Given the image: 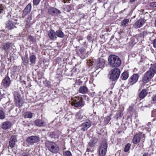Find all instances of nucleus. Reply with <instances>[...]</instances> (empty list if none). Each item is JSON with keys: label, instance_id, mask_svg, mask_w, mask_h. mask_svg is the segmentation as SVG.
Wrapping results in <instances>:
<instances>
[{"label": "nucleus", "instance_id": "1", "mask_svg": "<svg viewBox=\"0 0 156 156\" xmlns=\"http://www.w3.org/2000/svg\"><path fill=\"white\" fill-rule=\"evenodd\" d=\"M108 61L109 65L114 67H119L121 63L120 58L114 55H110L108 57Z\"/></svg>", "mask_w": 156, "mask_h": 156}, {"label": "nucleus", "instance_id": "2", "mask_svg": "<svg viewBox=\"0 0 156 156\" xmlns=\"http://www.w3.org/2000/svg\"><path fill=\"white\" fill-rule=\"evenodd\" d=\"M120 73V69L118 68L112 69L109 73V78L111 80L115 81L119 77Z\"/></svg>", "mask_w": 156, "mask_h": 156}, {"label": "nucleus", "instance_id": "3", "mask_svg": "<svg viewBox=\"0 0 156 156\" xmlns=\"http://www.w3.org/2000/svg\"><path fill=\"white\" fill-rule=\"evenodd\" d=\"M46 147L52 153H57L59 151V148L58 145L55 142H47L46 143Z\"/></svg>", "mask_w": 156, "mask_h": 156}, {"label": "nucleus", "instance_id": "4", "mask_svg": "<svg viewBox=\"0 0 156 156\" xmlns=\"http://www.w3.org/2000/svg\"><path fill=\"white\" fill-rule=\"evenodd\" d=\"M14 97L16 105L19 107H21L23 105V102L20 95L17 92H16L14 93Z\"/></svg>", "mask_w": 156, "mask_h": 156}, {"label": "nucleus", "instance_id": "5", "mask_svg": "<svg viewBox=\"0 0 156 156\" xmlns=\"http://www.w3.org/2000/svg\"><path fill=\"white\" fill-rule=\"evenodd\" d=\"M153 73H151L148 71L144 75L142 81L144 83H147L153 77Z\"/></svg>", "mask_w": 156, "mask_h": 156}, {"label": "nucleus", "instance_id": "6", "mask_svg": "<svg viewBox=\"0 0 156 156\" xmlns=\"http://www.w3.org/2000/svg\"><path fill=\"white\" fill-rule=\"evenodd\" d=\"M107 144L106 142H103L102 143L100 147L99 150V153L100 155L104 156L107 152Z\"/></svg>", "mask_w": 156, "mask_h": 156}, {"label": "nucleus", "instance_id": "7", "mask_svg": "<svg viewBox=\"0 0 156 156\" xmlns=\"http://www.w3.org/2000/svg\"><path fill=\"white\" fill-rule=\"evenodd\" d=\"M71 105L76 107H78L83 105V102L79 97H76L71 102Z\"/></svg>", "mask_w": 156, "mask_h": 156}, {"label": "nucleus", "instance_id": "8", "mask_svg": "<svg viewBox=\"0 0 156 156\" xmlns=\"http://www.w3.org/2000/svg\"><path fill=\"white\" fill-rule=\"evenodd\" d=\"M39 138L36 136H32L28 137L27 141L31 144H33L34 143H36L39 141Z\"/></svg>", "mask_w": 156, "mask_h": 156}, {"label": "nucleus", "instance_id": "9", "mask_svg": "<svg viewBox=\"0 0 156 156\" xmlns=\"http://www.w3.org/2000/svg\"><path fill=\"white\" fill-rule=\"evenodd\" d=\"M91 122L89 120H87L80 125L81 129L84 131L87 130L91 126Z\"/></svg>", "mask_w": 156, "mask_h": 156}, {"label": "nucleus", "instance_id": "10", "mask_svg": "<svg viewBox=\"0 0 156 156\" xmlns=\"http://www.w3.org/2000/svg\"><path fill=\"white\" fill-rule=\"evenodd\" d=\"M2 83L3 86L7 88L9 87L11 83V80L10 78L8 76H6L3 80Z\"/></svg>", "mask_w": 156, "mask_h": 156}, {"label": "nucleus", "instance_id": "11", "mask_svg": "<svg viewBox=\"0 0 156 156\" xmlns=\"http://www.w3.org/2000/svg\"><path fill=\"white\" fill-rule=\"evenodd\" d=\"M48 12L51 15H57L61 13V12L56 9L53 7L49 8Z\"/></svg>", "mask_w": 156, "mask_h": 156}, {"label": "nucleus", "instance_id": "12", "mask_svg": "<svg viewBox=\"0 0 156 156\" xmlns=\"http://www.w3.org/2000/svg\"><path fill=\"white\" fill-rule=\"evenodd\" d=\"M17 142V138L15 135L12 136L9 141V146L11 148L14 147Z\"/></svg>", "mask_w": 156, "mask_h": 156}, {"label": "nucleus", "instance_id": "13", "mask_svg": "<svg viewBox=\"0 0 156 156\" xmlns=\"http://www.w3.org/2000/svg\"><path fill=\"white\" fill-rule=\"evenodd\" d=\"M145 22L143 19H141L137 20L134 24V27L135 28H137L140 27Z\"/></svg>", "mask_w": 156, "mask_h": 156}, {"label": "nucleus", "instance_id": "14", "mask_svg": "<svg viewBox=\"0 0 156 156\" xmlns=\"http://www.w3.org/2000/svg\"><path fill=\"white\" fill-rule=\"evenodd\" d=\"M138 79V75L136 74L133 75L129 79V81L131 84H133L136 83Z\"/></svg>", "mask_w": 156, "mask_h": 156}, {"label": "nucleus", "instance_id": "15", "mask_svg": "<svg viewBox=\"0 0 156 156\" xmlns=\"http://www.w3.org/2000/svg\"><path fill=\"white\" fill-rule=\"evenodd\" d=\"M76 117L80 120H83L86 118V116L83 115L82 113V111H80L77 112L76 115Z\"/></svg>", "mask_w": 156, "mask_h": 156}, {"label": "nucleus", "instance_id": "16", "mask_svg": "<svg viewBox=\"0 0 156 156\" xmlns=\"http://www.w3.org/2000/svg\"><path fill=\"white\" fill-rule=\"evenodd\" d=\"M34 124L37 126L42 127L44 126L46 123L44 120L37 119L35 121Z\"/></svg>", "mask_w": 156, "mask_h": 156}, {"label": "nucleus", "instance_id": "17", "mask_svg": "<svg viewBox=\"0 0 156 156\" xmlns=\"http://www.w3.org/2000/svg\"><path fill=\"white\" fill-rule=\"evenodd\" d=\"M48 35L49 38L52 40L56 39L57 38L56 32L53 30H50L48 32Z\"/></svg>", "mask_w": 156, "mask_h": 156}, {"label": "nucleus", "instance_id": "18", "mask_svg": "<svg viewBox=\"0 0 156 156\" xmlns=\"http://www.w3.org/2000/svg\"><path fill=\"white\" fill-rule=\"evenodd\" d=\"M11 126V123L7 121L4 122L1 126V127L4 129H6L9 128Z\"/></svg>", "mask_w": 156, "mask_h": 156}, {"label": "nucleus", "instance_id": "19", "mask_svg": "<svg viewBox=\"0 0 156 156\" xmlns=\"http://www.w3.org/2000/svg\"><path fill=\"white\" fill-rule=\"evenodd\" d=\"M141 136L139 134H136L133 137V142L134 144L138 143L141 139Z\"/></svg>", "mask_w": 156, "mask_h": 156}, {"label": "nucleus", "instance_id": "20", "mask_svg": "<svg viewBox=\"0 0 156 156\" xmlns=\"http://www.w3.org/2000/svg\"><path fill=\"white\" fill-rule=\"evenodd\" d=\"M6 26L7 28L10 30L14 28L15 26L14 23L12 21H8L6 24Z\"/></svg>", "mask_w": 156, "mask_h": 156}, {"label": "nucleus", "instance_id": "21", "mask_svg": "<svg viewBox=\"0 0 156 156\" xmlns=\"http://www.w3.org/2000/svg\"><path fill=\"white\" fill-rule=\"evenodd\" d=\"M151 67L148 70L151 73H153V75L156 73V63L151 64Z\"/></svg>", "mask_w": 156, "mask_h": 156}, {"label": "nucleus", "instance_id": "22", "mask_svg": "<svg viewBox=\"0 0 156 156\" xmlns=\"http://www.w3.org/2000/svg\"><path fill=\"white\" fill-rule=\"evenodd\" d=\"M88 91L87 88L86 86L81 87L79 89V92L82 94L87 93Z\"/></svg>", "mask_w": 156, "mask_h": 156}, {"label": "nucleus", "instance_id": "23", "mask_svg": "<svg viewBox=\"0 0 156 156\" xmlns=\"http://www.w3.org/2000/svg\"><path fill=\"white\" fill-rule=\"evenodd\" d=\"M147 92L145 89H143L139 94V97L141 98H144L147 94Z\"/></svg>", "mask_w": 156, "mask_h": 156}, {"label": "nucleus", "instance_id": "24", "mask_svg": "<svg viewBox=\"0 0 156 156\" xmlns=\"http://www.w3.org/2000/svg\"><path fill=\"white\" fill-rule=\"evenodd\" d=\"M31 9V5L30 4H28L23 11L24 13L26 14L30 12Z\"/></svg>", "mask_w": 156, "mask_h": 156}, {"label": "nucleus", "instance_id": "25", "mask_svg": "<svg viewBox=\"0 0 156 156\" xmlns=\"http://www.w3.org/2000/svg\"><path fill=\"white\" fill-rule=\"evenodd\" d=\"M36 57L34 55H32L30 56V60L31 64L34 66L35 65L36 60Z\"/></svg>", "mask_w": 156, "mask_h": 156}, {"label": "nucleus", "instance_id": "26", "mask_svg": "<svg viewBox=\"0 0 156 156\" xmlns=\"http://www.w3.org/2000/svg\"><path fill=\"white\" fill-rule=\"evenodd\" d=\"M105 63V60L103 59H100L98 63L97 64V66L101 68L104 66Z\"/></svg>", "mask_w": 156, "mask_h": 156}, {"label": "nucleus", "instance_id": "27", "mask_svg": "<svg viewBox=\"0 0 156 156\" xmlns=\"http://www.w3.org/2000/svg\"><path fill=\"white\" fill-rule=\"evenodd\" d=\"M56 36L60 38H63L64 36V34L63 32L60 30H58L56 31Z\"/></svg>", "mask_w": 156, "mask_h": 156}, {"label": "nucleus", "instance_id": "28", "mask_svg": "<svg viewBox=\"0 0 156 156\" xmlns=\"http://www.w3.org/2000/svg\"><path fill=\"white\" fill-rule=\"evenodd\" d=\"M129 23V20L128 19H125L122 21L121 26L123 27H125L128 25Z\"/></svg>", "mask_w": 156, "mask_h": 156}, {"label": "nucleus", "instance_id": "29", "mask_svg": "<svg viewBox=\"0 0 156 156\" xmlns=\"http://www.w3.org/2000/svg\"><path fill=\"white\" fill-rule=\"evenodd\" d=\"M129 76L128 73L126 72H124L122 74L121 78L122 80H126Z\"/></svg>", "mask_w": 156, "mask_h": 156}, {"label": "nucleus", "instance_id": "30", "mask_svg": "<svg viewBox=\"0 0 156 156\" xmlns=\"http://www.w3.org/2000/svg\"><path fill=\"white\" fill-rule=\"evenodd\" d=\"M97 141V139L95 138L92 139L89 143V146L90 147H92L94 144L96 143Z\"/></svg>", "mask_w": 156, "mask_h": 156}, {"label": "nucleus", "instance_id": "31", "mask_svg": "<svg viewBox=\"0 0 156 156\" xmlns=\"http://www.w3.org/2000/svg\"><path fill=\"white\" fill-rule=\"evenodd\" d=\"M10 45L9 43L3 44H2V49L5 51L8 50L10 47Z\"/></svg>", "mask_w": 156, "mask_h": 156}, {"label": "nucleus", "instance_id": "32", "mask_svg": "<svg viewBox=\"0 0 156 156\" xmlns=\"http://www.w3.org/2000/svg\"><path fill=\"white\" fill-rule=\"evenodd\" d=\"M24 116L26 118H31L32 117V114L29 112H27L25 113Z\"/></svg>", "mask_w": 156, "mask_h": 156}, {"label": "nucleus", "instance_id": "33", "mask_svg": "<svg viewBox=\"0 0 156 156\" xmlns=\"http://www.w3.org/2000/svg\"><path fill=\"white\" fill-rule=\"evenodd\" d=\"M23 63L25 65H27L28 63V59L27 57H22Z\"/></svg>", "mask_w": 156, "mask_h": 156}, {"label": "nucleus", "instance_id": "34", "mask_svg": "<svg viewBox=\"0 0 156 156\" xmlns=\"http://www.w3.org/2000/svg\"><path fill=\"white\" fill-rule=\"evenodd\" d=\"M151 102L153 104H156V95H154L151 98Z\"/></svg>", "mask_w": 156, "mask_h": 156}, {"label": "nucleus", "instance_id": "35", "mask_svg": "<svg viewBox=\"0 0 156 156\" xmlns=\"http://www.w3.org/2000/svg\"><path fill=\"white\" fill-rule=\"evenodd\" d=\"M131 146V145L130 144L128 143L127 144L125 147L124 149V151L126 152L128 151L129 150Z\"/></svg>", "mask_w": 156, "mask_h": 156}, {"label": "nucleus", "instance_id": "36", "mask_svg": "<svg viewBox=\"0 0 156 156\" xmlns=\"http://www.w3.org/2000/svg\"><path fill=\"white\" fill-rule=\"evenodd\" d=\"M5 117V115L4 112L2 110H0V119H3Z\"/></svg>", "mask_w": 156, "mask_h": 156}, {"label": "nucleus", "instance_id": "37", "mask_svg": "<svg viewBox=\"0 0 156 156\" xmlns=\"http://www.w3.org/2000/svg\"><path fill=\"white\" fill-rule=\"evenodd\" d=\"M111 119V117L110 116H108L106 118H105L104 119L105 124V125L107 124L110 121Z\"/></svg>", "mask_w": 156, "mask_h": 156}, {"label": "nucleus", "instance_id": "38", "mask_svg": "<svg viewBox=\"0 0 156 156\" xmlns=\"http://www.w3.org/2000/svg\"><path fill=\"white\" fill-rule=\"evenodd\" d=\"M63 154L65 156H71L72 155L70 152L68 151H64Z\"/></svg>", "mask_w": 156, "mask_h": 156}, {"label": "nucleus", "instance_id": "39", "mask_svg": "<svg viewBox=\"0 0 156 156\" xmlns=\"http://www.w3.org/2000/svg\"><path fill=\"white\" fill-rule=\"evenodd\" d=\"M41 0H33V3L34 5H37L40 3Z\"/></svg>", "mask_w": 156, "mask_h": 156}, {"label": "nucleus", "instance_id": "40", "mask_svg": "<svg viewBox=\"0 0 156 156\" xmlns=\"http://www.w3.org/2000/svg\"><path fill=\"white\" fill-rule=\"evenodd\" d=\"M5 9L4 6L2 4H0V13H2Z\"/></svg>", "mask_w": 156, "mask_h": 156}, {"label": "nucleus", "instance_id": "41", "mask_svg": "<svg viewBox=\"0 0 156 156\" xmlns=\"http://www.w3.org/2000/svg\"><path fill=\"white\" fill-rule=\"evenodd\" d=\"M150 6L152 7H156V2L151 3L150 4Z\"/></svg>", "mask_w": 156, "mask_h": 156}, {"label": "nucleus", "instance_id": "42", "mask_svg": "<svg viewBox=\"0 0 156 156\" xmlns=\"http://www.w3.org/2000/svg\"><path fill=\"white\" fill-rule=\"evenodd\" d=\"M66 10L68 12H69L71 10V8L70 6L67 5L66 6Z\"/></svg>", "mask_w": 156, "mask_h": 156}, {"label": "nucleus", "instance_id": "43", "mask_svg": "<svg viewBox=\"0 0 156 156\" xmlns=\"http://www.w3.org/2000/svg\"><path fill=\"white\" fill-rule=\"evenodd\" d=\"M4 94V91L2 88H0V96H2Z\"/></svg>", "mask_w": 156, "mask_h": 156}, {"label": "nucleus", "instance_id": "44", "mask_svg": "<svg viewBox=\"0 0 156 156\" xmlns=\"http://www.w3.org/2000/svg\"><path fill=\"white\" fill-rule=\"evenodd\" d=\"M87 40L89 41V42H90L91 41H92V37L88 35L87 37Z\"/></svg>", "mask_w": 156, "mask_h": 156}, {"label": "nucleus", "instance_id": "45", "mask_svg": "<svg viewBox=\"0 0 156 156\" xmlns=\"http://www.w3.org/2000/svg\"><path fill=\"white\" fill-rule=\"evenodd\" d=\"M153 44L154 47L156 48V39L154 40Z\"/></svg>", "mask_w": 156, "mask_h": 156}, {"label": "nucleus", "instance_id": "46", "mask_svg": "<svg viewBox=\"0 0 156 156\" xmlns=\"http://www.w3.org/2000/svg\"><path fill=\"white\" fill-rule=\"evenodd\" d=\"M90 150L89 149L87 148V149L85 153V155H89V152H90Z\"/></svg>", "mask_w": 156, "mask_h": 156}, {"label": "nucleus", "instance_id": "47", "mask_svg": "<svg viewBox=\"0 0 156 156\" xmlns=\"http://www.w3.org/2000/svg\"><path fill=\"white\" fill-rule=\"evenodd\" d=\"M148 155H150L148 154V153H145L144 154L143 156H147Z\"/></svg>", "mask_w": 156, "mask_h": 156}, {"label": "nucleus", "instance_id": "48", "mask_svg": "<svg viewBox=\"0 0 156 156\" xmlns=\"http://www.w3.org/2000/svg\"><path fill=\"white\" fill-rule=\"evenodd\" d=\"M33 38V37L31 36H30L29 37V39L31 41L32 40V39Z\"/></svg>", "mask_w": 156, "mask_h": 156}, {"label": "nucleus", "instance_id": "49", "mask_svg": "<svg viewBox=\"0 0 156 156\" xmlns=\"http://www.w3.org/2000/svg\"><path fill=\"white\" fill-rule=\"evenodd\" d=\"M135 0H130L131 2H133L135 1Z\"/></svg>", "mask_w": 156, "mask_h": 156}, {"label": "nucleus", "instance_id": "50", "mask_svg": "<svg viewBox=\"0 0 156 156\" xmlns=\"http://www.w3.org/2000/svg\"><path fill=\"white\" fill-rule=\"evenodd\" d=\"M155 26L156 27V20L155 21Z\"/></svg>", "mask_w": 156, "mask_h": 156}, {"label": "nucleus", "instance_id": "51", "mask_svg": "<svg viewBox=\"0 0 156 156\" xmlns=\"http://www.w3.org/2000/svg\"><path fill=\"white\" fill-rule=\"evenodd\" d=\"M1 37V36H0V37Z\"/></svg>", "mask_w": 156, "mask_h": 156}]
</instances>
